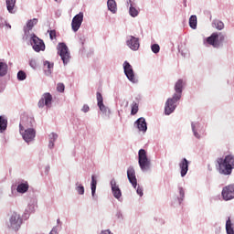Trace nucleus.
Segmentation results:
<instances>
[{
    "label": "nucleus",
    "mask_w": 234,
    "mask_h": 234,
    "mask_svg": "<svg viewBox=\"0 0 234 234\" xmlns=\"http://www.w3.org/2000/svg\"><path fill=\"white\" fill-rule=\"evenodd\" d=\"M5 23H6V20H5V18L0 16V28H5Z\"/></svg>",
    "instance_id": "de8ad7c7"
},
{
    "label": "nucleus",
    "mask_w": 234,
    "mask_h": 234,
    "mask_svg": "<svg viewBox=\"0 0 234 234\" xmlns=\"http://www.w3.org/2000/svg\"><path fill=\"white\" fill-rule=\"evenodd\" d=\"M56 3H61L62 0H54Z\"/></svg>",
    "instance_id": "6e6d98bb"
},
{
    "label": "nucleus",
    "mask_w": 234,
    "mask_h": 234,
    "mask_svg": "<svg viewBox=\"0 0 234 234\" xmlns=\"http://www.w3.org/2000/svg\"><path fill=\"white\" fill-rule=\"evenodd\" d=\"M49 142L56 143V140H58V133H51L49 135Z\"/></svg>",
    "instance_id": "79ce46f5"
},
{
    "label": "nucleus",
    "mask_w": 234,
    "mask_h": 234,
    "mask_svg": "<svg viewBox=\"0 0 234 234\" xmlns=\"http://www.w3.org/2000/svg\"><path fill=\"white\" fill-rule=\"evenodd\" d=\"M110 186L112 187V193L119 202H122V189H120V186L116 183V179L112 178L110 182Z\"/></svg>",
    "instance_id": "a211bd4d"
},
{
    "label": "nucleus",
    "mask_w": 234,
    "mask_h": 234,
    "mask_svg": "<svg viewBox=\"0 0 234 234\" xmlns=\"http://www.w3.org/2000/svg\"><path fill=\"white\" fill-rule=\"evenodd\" d=\"M217 169L219 175L224 176H229L233 173L234 169V155L228 154L225 157H219L217 159Z\"/></svg>",
    "instance_id": "f257e3e1"
},
{
    "label": "nucleus",
    "mask_w": 234,
    "mask_h": 234,
    "mask_svg": "<svg viewBox=\"0 0 234 234\" xmlns=\"http://www.w3.org/2000/svg\"><path fill=\"white\" fill-rule=\"evenodd\" d=\"M126 45L131 50L136 51L140 48V38L134 36H128L126 38Z\"/></svg>",
    "instance_id": "dca6fc26"
},
{
    "label": "nucleus",
    "mask_w": 234,
    "mask_h": 234,
    "mask_svg": "<svg viewBox=\"0 0 234 234\" xmlns=\"http://www.w3.org/2000/svg\"><path fill=\"white\" fill-rule=\"evenodd\" d=\"M17 0H5L6 9L9 12V14H16V11H14V8L16 6V2Z\"/></svg>",
    "instance_id": "cd10ccee"
},
{
    "label": "nucleus",
    "mask_w": 234,
    "mask_h": 234,
    "mask_svg": "<svg viewBox=\"0 0 234 234\" xmlns=\"http://www.w3.org/2000/svg\"><path fill=\"white\" fill-rule=\"evenodd\" d=\"M179 191V197H177V200L179 204H182L184 202V198H186V190H184V187L178 186Z\"/></svg>",
    "instance_id": "f704fd0d"
},
{
    "label": "nucleus",
    "mask_w": 234,
    "mask_h": 234,
    "mask_svg": "<svg viewBox=\"0 0 234 234\" xmlns=\"http://www.w3.org/2000/svg\"><path fill=\"white\" fill-rule=\"evenodd\" d=\"M37 18H33L27 22V27H24V32L26 36H28V34H30V30H32V28H34V27L37 25Z\"/></svg>",
    "instance_id": "393cba45"
},
{
    "label": "nucleus",
    "mask_w": 234,
    "mask_h": 234,
    "mask_svg": "<svg viewBox=\"0 0 234 234\" xmlns=\"http://www.w3.org/2000/svg\"><path fill=\"white\" fill-rule=\"evenodd\" d=\"M178 101H180V98L175 97V95H172V97L166 100L165 103V116H170V114H173V112L176 111V107H178Z\"/></svg>",
    "instance_id": "20e7f679"
},
{
    "label": "nucleus",
    "mask_w": 234,
    "mask_h": 234,
    "mask_svg": "<svg viewBox=\"0 0 234 234\" xmlns=\"http://www.w3.org/2000/svg\"><path fill=\"white\" fill-rule=\"evenodd\" d=\"M75 191L78 193V195H85V186H83L81 183L77 182L75 184Z\"/></svg>",
    "instance_id": "473e14b6"
},
{
    "label": "nucleus",
    "mask_w": 234,
    "mask_h": 234,
    "mask_svg": "<svg viewBox=\"0 0 234 234\" xmlns=\"http://www.w3.org/2000/svg\"><path fill=\"white\" fill-rule=\"evenodd\" d=\"M134 126L138 129L139 133L145 134L147 133V122L145 118L141 117L134 122Z\"/></svg>",
    "instance_id": "412c9836"
},
{
    "label": "nucleus",
    "mask_w": 234,
    "mask_h": 234,
    "mask_svg": "<svg viewBox=\"0 0 234 234\" xmlns=\"http://www.w3.org/2000/svg\"><path fill=\"white\" fill-rule=\"evenodd\" d=\"M29 67H31V69H33L34 70H36V69H37V60L32 58L29 60Z\"/></svg>",
    "instance_id": "a19ab883"
},
{
    "label": "nucleus",
    "mask_w": 234,
    "mask_h": 234,
    "mask_svg": "<svg viewBox=\"0 0 234 234\" xmlns=\"http://www.w3.org/2000/svg\"><path fill=\"white\" fill-rule=\"evenodd\" d=\"M212 27L213 28H217V30H224V22L220 20H213Z\"/></svg>",
    "instance_id": "2f4dec72"
},
{
    "label": "nucleus",
    "mask_w": 234,
    "mask_h": 234,
    "mask_svg": "<svg viewBox=\"0 0 234 234\" xmlns=\"http://www.w3.org/2000/svg\"><path fill=\"white\" fill-rule=\"evenodd\" d=\"M197 16L196 15H192L189 18V27L190 28H192L193 30H197Z\"/></svg>",
    "instance_id": "72a5a7b5"
},
{
    "label": "nucleus",
    "mask_w": 234,
    "mask_h": 234,
    "mask_svg": "<svg viewBox=\"0 0 234 234\" xmlns=\"http://www.w3.org/2000/svg\"><path fill=\"white\" fill-rule=\"evenodd\" d=\"M115 217L117 220H120V221L123 220V212H122V209L116 210Z\"/></svg>",
    "instance_id": "ea45409f"
},
{
    "label": "nucleus",
    "mask_w": 234,
    "mask_h": 234,
    "mask_svg": "<svg viewBox=\"0 0 234 234\" xmlns=\"http://www.w3.org/2000/svg\"><path fill=\"white\" fill-rule=\"evenodd\" d=\"M226 41V35L222 33H213L210 37H207V43L211 45L214 48H220Z\"/></svg>",
    "instance_id": "7ed1b4c3"
},
{
    "label": "nucleus",
    "mask_w": 234,
    "mask_h": 234,
    "mask_svg": "<svg viewBox=\"0 0 234 234\" xmlns=\"http://www.w3.org/2000/svg\"><path fill=\"white\" fill-rule=\"evenodd\" d=\"M226 231L227 234H234V225L231 222V218H228L226 221Z\"/></svg>",
    "instance_id": "c756f323"
},
{
    "label": "nucleus",
    "mask_w": 234,
    "mask_h": 234,
    "mask_svg": "<svg viewBox=\"0 0 234 234\" xmlns=\"http://www.w3.org/2000/svg\"><path fill=\"white\" fill-rule=\"evenodd\" d=\"M16 78L18 81H25V80H27V73L24 70H19L17 72Z\"/></svg>",
    "instance_id": "e433bc0d"
},
{
    "label": "nucleus",
    "mask_w": 234,
    "mask_h": 234,
    "mask_svg": "<svg viewBox=\"0 0 234 234\" xmlns=\"http://www.w3.org/2000/svg\"><path fill=\"white\" fill-rule=\"evenodd\" d=\"M97 105L101 112H102V118L104 120H111V109L103 104V95L100 91L97 92Z\"/></svg>",
    "instance_id": "0eeeda50"
},
{
    "label": "nucleus",
    "mask_w": 234,
    "mask_h": 234,
    "mask_svg": "<svg viewBox=\"0 0 234 234\" xmlns=\"http://www.w3.org/2000/svg\"><path fill=\"white\" fill-rule=\"evenodd\" d=\"M8 127V120L5 115L0 116V133H5V130Z\"/></svg>",
    "instance_id": "c85d7f7f"
},
{
    "label": "nucleus",
    "mask_w": 234,
    "mask_h": 234,
    "mask_svg": "<svg viewBox=\"0 0 234 234\" xmlns=\"http://www.w3.org/2000/svg\"><path fill=\"white\" fill-rule=\"evenodd\" d=\"M100 234H114V233H112L111 229H104V230H101Z\"/></svg>",
    "instance_id": "09e8293b"
},
{
    "label": "nucleus",
    "mask_w": 234,
    "mask_h": 234,
    "mask_svg": "<svg viewBox=\"0 0 234 234\" xmlns=\"http://www.w3.org/2000/svg\"><path fill=\"white\" fill-rule=\"evenodd\" d=\"M127 178L132 184L133 187L136 189V186H138V180L136 179V171L134 170V166H129L127 169Z\"/></svg>",
    "instance_id": "aec40b11"
},
{
    "label": "nucleus",
    "mask_w": 234,
    "mask_h": 234,
    "mask_svg": "<svg viewBox=\"0 0 234 234\" xmlns=\"http://www.w3.org/2000/svg\"><path fill=\"white\" fill-rule=\"evenodd\" d=\"M183 5L185 8H187V0H183Z\"/></svg>",
    "instance_id": "5fc2aeb1"
},
{
    "label": "nucleus",
    "mask_w": 234,
    "mask_h": 234,
    "mask_svg": "<svg viewBox=\"0 0 234 234\" xmlns=\"http://www.w3.org/2000/svg\"><path fill=\"white\" fill-rule=\"evenodd\" d=\"M57 48L58 54L60 56L63 64L68 65L69 61H70V52L69 51V47H67V44L61 42L58 43Z\"/></svg>",
    "instance_id": "423d86ee"
},
{
    "label": "nucleus",
    "mask_w": 234,
    "mask_h": 234,
    "mask_svg": "<svg viewBox=\"0 0 234 234\" xmlns=\"http://www.w3.org/2000/svg\"><path fill=\"white\" fill-rule=\"evenodd\" d=\"M137 112H138V103L133 102L132 111H131L132 116H134V114H137Z\"/></svg>",
    "instance_id": "4c0bfd02"
},
{
    "label": "nucleus",
    "mask_w": 234,
    "mask_h": 234,
    "mask_svg": "<svg viewBox=\"0 0 234 234\" xmlns=\"http://www.w3.org/2000/svg\"><path fill=\"white\" fill-rule=\"evenodd\" d=\"M48 32L49 34V37L51 41H54V39H56V30L55 29L48 30Z\"/></svg>",
    "instance_id": "c03bdc74"
},
{
    "label": "nucleus",
    "mask_w": 234,
    "mask_h": 234,
    "mask_svg": "<svg viewBox=\"0 0 234 234\" xmlns=\"http://www.w3.org/2000/svg\"><path fill=\"white\" fill-rule=\"evenodd\" d=\"M129 14L132 17H138V14H140V12L136 7L133 6V4H131L129 7Z\"/></svg>",
    "instance_id": "c9c22d12"
},
{
    "label": "nucleus",
    "mask_w": 234,
    "mask_h": 234,
    "mask_svg": "<svg viewBox=\"0 0 234 234\" xmlns=\"http://www.w3.org/2000/svg\"><path fill=\"white\" fill-rule=\"evenodd\" d=\"M54 144H55L54 142L49 141L48 145V149H54V145H55Z\"/></svg>",
    "instance_id": "8fccbe9b"
},
{
    "label": "nucleus",
    "mask_w": 234,
    "mask_h": 234,
    "mask_svg": "<svg viewBox=\"0 0 234 234\" xmlns=\"http://www.w3.org/2000/svg\"><path fill=\"white\" fill-rule=\"evenodd\" d=\"M8 74V64L0 60V78H5ZM3 92V89L0 87V93Z\"/></svg>",
    "instance_id": "5701e85b"
},
{
    "label": "nucleus",
    "mask_w": 234,
    "mask_h": 234,
    "mask_svg": "<svg viewBox=\"0 0 234 234\" xmlns=\"http://www.w3.org/2000/svg\"><path fill=\"white\" fill-rule=\"evenodd\" d=\"M82 112H89L90 111V108L89 105L84 104L83 107L81 108Z\"/></svg>",
    "instance_id": "49530a36"
},
{
    "label": "nucleus",
    "mask_w": 234,
    "mask_h": 234,
    "mask_svg": "<svg viewBox=\"0 0 234 234\" xmlns=\"http://www.w3.org/2000/svg\"><path fill=\"white\" fill-rule=\"evenodd\" d=\"M186 87V82L184 81V80L179 79L175 86H174V90L175 93L173 94V96H175L176 98H179L180 100H182V92H184V88Z\"/></svg>",
    "instance_id": "f3484780"
},
{
    "label": "nucleus",
    "mask_w": 234,
    "mask_h": 234,
    "mask_svg": "<svg viewBox=\"0 0 234 234\" xmlns=\"http://www.w3.org/2000/svg\"><path fill=\"white\" fill-rule=\"evenodd\" d=\"M5 28H8L9 30H10V28H12V26L6 22L5 23Z\"/></svg>",
    "instance_id": "864d4df0"
},
{
    "label": "nucleus",
    "mask_w": 234,
    "mask_h": 234,
    "mask_svg": "<svg viewBox=\"0 0 234 234\" xmlns=\"http://www.w3.org/2000/svg\"><path fill=\"white\" fill-rule=\"evenodd\" d=\"M28 187H29L28 182L25 181L17 185L16 191L21 195H25V193L28 191Z\"/></svg>",
    "instance_id": "bb28decb"
},
{
    "label": "nucleus",
    "mask_w": 234,
    "mask_h": 234,
    "mask_svg": "<svg viewBox=\"0 0 234 234\" xmlns=\"http://www.w3.org/2000/svg\"><path fill=\"white\" fill-rule=\"evenodd\" d=\"M48 173H50V165L45 167V175H48Z\"/></svg>",
    "instance_id": "3c124183"
},
{
    "label": "nucleus",
    "mask_w": 234,
    "mask_h": 234,
    "mask_svg": "<svg viewBox=\"0 0 234 234\" xmlns=\"http://www.w3.org/2000/svg\"><path fill=\"white\" fill-rule=\"evenodd\" d=\"M21 224H23V218H21V215L17 214L16 212H13L9 218L8 228L10 229H14L15 231H19Z\"/></svg>",
    "instance_id": "6e6552de"
},
{
    "label": "nucleus",
    "mask_w": 234,
    "mask_h": 234,
    "mask_svg": "<svg viewBox=\"0 0 234 234\" xmlns=\"http://www.w3.org/2000/svg\"><path fill=\"white\" fill-rule=\"evenodd\" d=\"M138 165L143 173H147L151 169V159L147 156L145 149L138 151Z\"/></svg>",
    "instance_id": "f03ea898"
},
{
    "label": "nucleus",
    "mask_w": 234,
    "mask_h": 234,
    "mask_svg": "<svg viewBox=\"0 0 234 234\" xmlns=\"http://www.w3.org/2000/svg\"><path fill=\"white\" fill-rule=\"evenodd\" d=\"M35 211L36 201L34 199H30V201L27 204V207L24 211V214L22 215V218H24V220H28V218H30V215H32V213H35Z\"/></svg>",
    "instance_id": "6ab92c4d"
},
{
    "label": "nucleus",
    "mask_w": 234,
    "mask_h": 234,
    "mask_svg": "<svg viewBox=\"0 0 234 234\" xmlns=\"http://www.w3.org/2000/svg\"><path fill=\"white\" fill-rule=\"evenodd\" d=\"M43 65H44V72H45L46 76H50V74H52V70L54 69V63H51L48 60H45Z\"/></svg>",
    "instance_id": "a878e982"
},
{
    "label": "nucleus",
    "mask_w": 234,
    "mask_h": 234,
    "mask_svg": "<svg viewBox=\"0 0 234 234\" xmlns=\"http://www.w3.org/2000/svg\"><path fill=\"white\" fill-rule=\"evenodd\" d=\"M96 186H98L96 176H91L90 189L92 200H98V196L96 195Z\"/></svg>",
    "instance_id": "b1692460"
},
{
    "label": "nucleus",
    "mask_w": 234,
    "mask_h": 234,
    "mask_svg": "<svg viewBox=\"0 0 234 234\" xmlns=\"http://www.w3.org/2000/svg\"><path fill=\"white\" fill-rule=\"evenodd\" d=\"M57 90H58V92H65V84L58 83Z\"/></svg>",
    "instance_id": "37998d69"
},
{
    "label": "nucleus",
    "mask_w": 234,
    "mask_h": 234,
    "mask_svg": "<svg viewBox=\"0 0 234 234\" xmlns=\"http://www.w3.org/2000/svg\"><path fill=\"white\" fill-rule=\"evenodd\" d=\"M57 222H59V219H58Z\"/></svg>",
    "instance_id": "4d7b16f0"
},
{
    "label": "nucleus",
    "mask_w": 234,
    "mask_h": 234,
    "mask_svg": "<svg viewBox=\"0 0 234 234\" xmlns=\"http://www.w3.org/2000/svg\"><path fill=\"white\" fill-rule=\"evenodd\" d=\"M19 133L26 144H30L36 140V129L34 128L19 130Z\"/></svg>",
    "instance_id": "9d476101"
},
{
    "label": "nucleus",
    "mask_w": 234,
    "mask_h": 234,
    "mask_svg": "<svg viewBox=\"0 0 234 234\" xmlns=\"http://www.w3.org/2000/svg\"><path fill=\"white\" fill-rule=\"evenodd\" d=\"M136 193L139 197H144V187L138 186L136 188Z\"/></svg>",
    "instance_id": "a18cd8bd"
},
{
    "label": "nucleus",
    "mask_w": 234,
    "mask_h": 234,
    "mask_svg": "<svg viewBox=\"0 0 234 234\" xmlns=\"http://www.w3.org/2000/svg\"><path fill=\"white\" fill-rule=\"evenodd\" d=\"M191 129L193 136L197 140H202V138H204V133H206V129L204 128V124L202 122L198 121L192 122Z\"/></svg>",
    "instance_id": "39448f33"
},
{
    "label": "nucleus",
    "mask_w": 234,
    "mask_h": 234,
    "mask_svg": "<svg viewBox=\"0 0 234 234\" xmlns=\"http://www.w3.org/2000/svg\"><path fill=\"white\" fill-rule=\"evenodd\" d=\"M122 67L127 80H129L131 83H138V79L134 75V69H133L131 63L125 60L122 64Z\"/></svg>",
    "instance_id": "1a4fd4ad"
},
{
    "label": "nucleus",
    "mask_w": 234,
    "mask_h": 234,
    "mask_svg": "<svg viewBox=\"0 0 234 234\" xmlns=\"http://www.w3.org/2000/svg\"><path fill=\"white\" fill-rule=\"evenodd\" d=\"M180 175L182 178L187 175V171H189V162L186 158H183L179 163Z\"/></svg>",
    "instance_id": "4be33fe9"
},
{
    "label": "nucleus",
    "mask_w": 234,
    "mask_h": 234,
    "mask_svg": "<svg viewBox=\"0 0 234 234\" xmlns=\"http://www.w3.org/2000/svg\"><path fill=\"white\" fill-rule=\"evenodd\" d=\"M221 197L225 202L234 199V184L228 185L223 187Z\"/></svg>",
    "instance_id": "4468645a"
},
{
    "label": "nucleus",
    "mask_w": 234,
    "mask_h": 234,
    "mask_svg": "<svg viewBox=\"0 0 234 234\" xmlns=\"http://www.w3.org/2000/svg\"><path fill=\"white\" fill-rule=\"evenodd\" d=\"M108 10L112 14H116V1L115 0H108L107 2Z\"/></svg>",
    "instance_id": "7c9ffc66"
},
{
    "label": "nucleus",
    "mask_w": 234,
    "mask_h": 234,
    "mask_svg": "<svg viewBox=\"0 0 234 234\" xmlns=\"http://www.w3.org/2000/svg\"><path fill=\"white\" fill-rule=\"evenodd\" d=\"M81 45H85V37L80 38Z\"/></svg>",
    "instance_id": "603ef678"
},
{
    "label": "nucleus",
    "mask_w": 234,
    "mask_h": 234,
    "mask_svg": "<svg viewBox=\"0 0 234 234\" xmlns=\"http://www.w3.org/2000/svg\"><path fill=\"white\" fill-rule=\"evenodd\" d=\"M37 107L39 109H43V107H47V109L52 108V94L49 92H46L42 95L41 99L38 101Z\"/></svg>",
    "instance_id": "ddd939ff"
},
{
    "label": "nucleus",
    "mask_w": 234,
    "mask_h": 234,
    "mask_svg": "<svg viewBox=\"0 0 234 234\" xmlns=\"http://www.w3.org/2000/svg\"><path fill=\"white\" fill-rule=\"evenodd\" d=\"M30 43L35 52H41L45 50V42L38 38L36 34H31Z\"/></svg>",
    "instance_id": "f8f14e48"
},
{
    "label": "nucleus",
    "mask_w": 234,
    "mask_h": 234,
    "mask_svg": "<svg viewBox=\"0 0 234 234\" xmlns=\"http://www.w3.org/2000/svg\"><path fill=\"white\" fill-rule=\"evenodd\" d=\"M151 50L154 54H158V52H160V45L158 44H153L151 46Z\"/></svg>",
    "instance_id": "58836bf2"
},
{
    "label": "nucleus",
    "mask_w": 234,
    "mask_h": 234,
    "mask_svg": "<svg viewBox=\"0 0 234 234\" xmlns=\"http://www.w3.org/2000/svg\"><path fill=\"white\" fill-rule=\"evenodd\" d=\"M36 124V120L34 117H28L24 115L21 117V121L19 123V131H24L27 129H34V125Z\"/></svg>",
    "instance_id": "9b49d317"
},
{
    "label": "nucleus",
    "mask_w": 234,
    "mask_h": 234,
    "mask_svg": "<svg viewBox=\"0 0 234 234\" xmlns=\"http://www.w3.org/2000/svg\"><path fill=\"white\" fill-rule=\"evenodd\" d=\"M81 23H83V13L80 12L72 18L71 21V28L73 32H78L80 30Z\"/></svg>",
    "instance_id": "2eb2a0df"
}]
</instances>
